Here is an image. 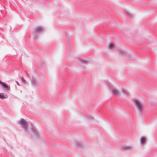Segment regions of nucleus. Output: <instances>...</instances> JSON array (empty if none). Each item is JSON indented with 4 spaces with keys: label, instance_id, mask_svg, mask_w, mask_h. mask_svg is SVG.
<instances>
[{
    "label": "nucleus",
    "instance_id": "nucleus-1",
    "mask_svg": "<svg viewBox=\"0 0 157 157\" xmlns=\"http://www.w3.org/2000/svg\"><path fill=\"white\" fill-rule=\"evenodd\" d=\"M20 124L22 125L23 128V131L26 134H28L30 133L29 130L30 129L31 127L28 126L29 123L24 119H21L19 121Z\"/></svg>",
    "mask_w": 157,
    "mask_h": 157
},
{
    "label": "nucleus",
    "instance_id": "nucleus-17",
    "mask_svg": "<svg viewBox=\"0 0 157 157\" xmlns=\"http://www.w3.org/2000/svg\"><path fill=\"white\" fill-rule=\"evenodd\" d=\"M126 13H127L128 15H130V16H131V15H132L131 13H130V12H129V11H127L126 12Z\"/></svg>",
    "mask_w": 157,
    "mask_h": 157
},
{
    "label": "nucleus",
    "instance_id": "nucleus-10",
    "mask_svg": "<svg viewBox=\"0 0 157 157\" xmlns=\"http://www.w3.org/2000/svg\"><path fill=\"white\" fill-rule=\"evenodd\" d=\"M123 148L125 150H132L134 149V147L131 145H125L123 146Z\"/></svg>",
    "mask_w": 157,
    "mask_h": 157
},
{
    "label": "nucleus",
    "instance_id": "nucleus-16",
    "mask_svg": "<svg viewBox=\"0 0 157 157\" xmlns=\"http://www.w3.org/2000/svg\"><path fill=\"white\" fill-rule=\"evenodd\" d=\"M21 81H22V82L24 83L25 84H26V81L25 80V79L23 78H22V79H21Z\"/></svg>",
    "mask_w": 157,
    "mask_h": 157
},
{
    "label": "nucleus",
    "instance_id": "nucleus-8",
    "mask_svg": "<svg viewBox=\"0 0 157 157\" xmlns=\"http://www.w3.org/2000/svg\"><path fill=\"white\" fill-rule=\"evenodd\" d=\"M111 91L113 94L116 96L120 95V92L116 88H113L111 89Z\"/></svg>",
    "mask_w": 157,
    "mask_h": 157
},
{
    "label": "nucleus",
    "instance_id": "nucleus-5",
    "mask_svg": "<svg viewBox=\"0 0 157 157\" xmlns=\"http://www.w3.org/2000/svg\"><path fill=\"white\" fill-rule=\"evenodd\" d=\"M44 30V28L42 26L36 27L33 33V34L34 38L35 40L36 39L37 37L39 36L40 33L43 31Z\"/></svg>",
    "mask_w": 157,
    "mask_h": 157
},
{
    "label": "nucleus",
    "instance_id": "nucleus-13",
    "mask_svg": "<svg viewBox=\"0 0 157 157\" xmlns=\"http://www.w3.org/2000/svg\"><path fill=\"white\" fill-rule=\"evenodd\" d=\"M8 97L6 95H5L4 93H0V98L1 99H4L7 98Z\"/></svg>",
    "mask_w": 157,
    "mask_h": 157
},
{
    "label": "nucleus",
    "instance_id": "nucleus-4",
    "mask_svg": "<svg viewBox=\"0 0 157 157\" xmlns=\"http://www.w3.org/2000/svg\"><path fill=\"white\" fill-rule=\"evenodd\" d=\"M118 52L120 55H122L124 58H125V59L127 60L131 59V55L127 53L124 50L120 49H118Z\"/></svg>",
    "mask_w": 157,
    "mask_h": 157
},
{
    "label": "nucleus",
    "instance_id": "nucleus-14",
    "mask_svg": "<svg viewBox=\"0 0 157 157\" xmlns=\"http://www.w3.org/2000/svg\"><path fill=\"white\" fill-rule=\"evenodd\" d=\"M80 60L84 63H88V61L84 59H80Z\"/></svg>",
    "mask_w": 157,
    "mask_h": 157
},
{
    "label": "nucleus",
    "instance_id": "nucleus-6",
    "mask_svg": "<svg viewBox=\"0 0 157 157\" xmlns=\"http://www.w3.org/2000/svg\"><path fill=\"white\" fill-rule=\"evenodd\" d=\"M29 131L30 132L29 134H31L34 136L39 137L40 135V133L38 130L35 128H33L32 126H31L30 129Z\"/></svg>",
    "mask_w": 157,
    "mask_h": 157
},
{
    "label": "nucleus",
    "instance_id": "nucleus-18",
    "mask_svg": "<svg viewBox=\"0 0 157 157\" xmlns=\"http://www.w3.org/2000/svg\"><path fill=\"white\" fill-rule=\"evenodd\" d=\"M15 82H16V83H17V85L18 86H20V85L19 84V83L17 81H16Z\"/></svg>",
    "mask_w": 157,
    "mask_h": 157
},
{
    "label": "nucleus",
    "instance_id": "nucleus-15",
    "mask_svg": "<svg viewBox=\"0 0 157 157\" xmlns=\"http://www.w3.org/2000/svg\"><path fill=\"white\" fill-rule=\"evenodd\" d=\"M121 91L123 93H127V91L124 89H122Z\"/></svg>",
    "mask_w": 157,
    "mask_h": 157
},
{
    "label": "nucleus",
    "instance_id": "nucleus-7",
    "mask_svg": "<svg viewBox=\"0 0 157 157\" xmlns=\"http://www.w3.org/2000/svg\"><path fill=\"white\" fill-rule=\"evenodd\" d=\"M146 141L147 137L146 136H142L140 139V144L142 145H144L146 144Z\"/></svg>",
    "mask_w": 157,
    "mask_h": 157
},
{
    "label": "nucleus",
    "instance_id": "nucleus-3",
    "mask_svg": "<svg viewBox=\"0 0 157 157\" xmlns=\"http://www.w3.org/2000/svg\"><path fill=\"white\" fill-rule=\"evenodd\" d=\"M72 144L79 150H81L85 147L84 144L77 140H74L72 141Z\"/></svg>",
    "mask_w": 157,
    "mask_h": 157
},
{
    "label": "nucleus",
    "instance_id": "nucleus-2",
    "mask_svg": "<svg viewBox=\"0 0 157 157\" xmlns=\"http://www.w3.org/2000/svg\"><path fill=\"white\" fill-rule=\"evenodd\" d=\"M134 103L135 107L138 112L139 113L141 112L144 108L143 103L138 99H134Z\"/></svg>",
    "mask_w": 157,
    "mask_h": 157
},
{
    "label": "nucleus",
    "instance_id": "nucleus-12",
    "mask_svg": "<svg viewBox=\"0 0 157 157\" xmlns=\"http://www.w3.org/2000/svg\"><path fill=\"white\" fill-rule=\"evenodd\" d=\"M0 84L4 88H6L7 90H10V86H8L5 83L2 82L0 80Z\"/></svg>",
    "mask_w": 157,
    "mask_h": 157
},
{
    "label": "nucleus",
    "instance_id": "nucleus-9",
    "mask_svg": "<svg viewBox=\"0 0 157 157\" xmlns=\"http://www.w3.org/2000/svg\"><path fill=\"white\" fill-rule=\"evenodd\" d=\"M38 83V80L37 78L35 77H32L31 80V84L34 86H36Z\"/></svg>",
    "mask_w": 157,
    "mask_h": 157
},
{
    "label": "nucleus",
    "instance_id": "nucleus-11",
    "mask_svg": "<svg viewBox=\"0 0 157 157\" xmlns=\"http://www.w3.org/2000/svg\"><path fill=\"white\" fill-rule=\"evenodd\" d=\"M107 48L109 49H113L115 48V44L112 42H109L107 45Z\"/></svg>",
    "mask_w": 157,
    "mask_h": 157
}]
</instances>
